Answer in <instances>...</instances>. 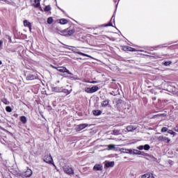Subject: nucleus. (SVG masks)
<instances>
[{
    "label": "nucleus",
    "mask_w": 178,
    "mask_h": 178,
    "mask_svg": "<svg viewBox=\"0 0 178 178\" xmlns=\"http://www.w3.org/2000/svg\"><path fill=\"white\" fill-rule=\"evenodd\" d=\"M63 170L66 175H68L69 176H72V175H74V170L73 169V168L69 165H64L63 167Z\"/></svg>",
    "instance_id": "obj_1"
},
{
    "label": "nucleus",
    "mask_w": 178,
    "mask_h": 178,
    "mask_svg": "<svg viewBox=\"0 0 178 178\" xmlns=\"http://www.w3.org/2000/svg\"><path fill=\"white\" fill-rule=\"evenodd\" d=\"M61 33L65 34V35H73V33H76V30H74V29H70V28H67L61 31Z\"/></svg>",
    "instance_id": "obj_2"
},
{
    "label": "nucleus",
    "mask_w": 178,
    "mask_h": 178,
    "mask_svg": "<svg viewBox=\"0 0 178 178\" xmlns=\"http://www.w3.org/2000/svg\"><path fill=\"white\" fill-rule=\"evenodd\" d=\"M122 51H129V52H137V49L133 48L130 46H122Z\"/></svg>",
    "instance_id": "obj_3"
},
{
    "label": "nucleus",
    "mask_w": 178,
    "mask_h": 178,
    "mask_svg": "<svg viewBox=\"0 0 178 178\" xmlns=\"http://www.w3.org/2000/svg\"><path fill=\"white\" fill-rule=\"evenodd\" d=\"M41 0H31V6H33V8H39L41 6L40 3Z\"/></svg>",
    "instance_id": "obj_4"
},
{
    "label": "nucleus",
    "mask_w": 178,
    "mask_h": 178,
    "mask_svg": "<svg viewBox=\"0 0 178 178\" xmlns=\"http://www.w3.org/2000/svg\"><path fill=\"white\" fill-rule=\"evenodd\" d=\"M57 72H60V73H67V74H72L70 71H69V70L65 67H58Z\"/></svg>",
    "instance_id": "obj_5"
},
{
    "label": "nucleus",
    "mask_w": 178,
    "mask_h": 178,
    "mask_svg": "<svg viewBox=\"0 0 178 178\" xmlns=\"http://www.w3.org/2000/svg\"><path fill=\"white\" fill-rule=\"evenodd\" d=\"M158 141H163L164 143H166L167 144H169L170 143V139L166 136H160L157 138Z\"/></svg>",
    "instance_id": "obj_6"
},
{
    "label": "nucleus",
    "mask_w": 178,
    "mask_h": 178,
    "mask_svg": "<svg viewBox=\"0 0 178 178\" xmlns=\"http://www.w3.org/2000/svg\"><path fill=\"white\" fill-rule=\"evenodd\" d=\"M86 127H88V124H81L76 126L75 130L76 131H81V130H84Z\"/></svg>",
    "instance_id": "obj_7"
},
{
    "label": "nucleus",
    "mask_w": 178,
    "mask_h": 178,
    "mask_svg": "<svg viewBox=\"0 0 178 178\" xmlns=\"http://www.w3.org/2000/svg\"><path fill=\"white\" fill-rule=\"evenodd\" d=\"M44 161L46 162V163L54 164V159H52V156H51V154L45 156L44 157Z\"/></svg>",
    "instance_id": "obj_8"
},
{
    "label": "nucleus",
    "mask_w": 178,
    "mask_h": 178,
    "mask_svg": "<svg viewBox=\"0 0 178 178\" xmlns=\"http://www.w3.org/2000/svg\"><path fill=\"white\" fill-rule=\"evenodd\" d=\"M104 167L102 166V164H95L93 167V170L95 172L102 171Z\"/></svg>",
    "instance_id": "obj_9"
},
{
    "label": "nucleus",
    "mask_w": 178,
    "mask_h": 178,
    "mask_svg": "<svg viewBox=\"0 0 178 178\" xmlns=\"http://www.w3.org/2000/svg\"><path fill=\"white\" fill-rule=\"evenodd\" d=\"M33 175V170L31 169L28 168L25 172H24L23 176L24 177H31V176Z\"/></svg>",
    "instance_id": "obj_10"
},
{
    "label": "nucleus",
    "mask_w": 178,
    "mask_h": 178,
    "mask_svg": "<svg viewBox=\"0 0 178 178\" xmlns=\"http://www.w3.org/2000/svg\"><path fill=\"white\" fill-rule=\"evenodd\" d=\"M57 23H59V24L65 25V24H67V23H69V21H67V19L65 18H63V19H57Z\"/></svg>",
    "instance_id": "obj_11"
},
{
    "label": "nucleus",
    "mask_w": 178,
    "mask_h": 178,
    "mask_svg": "<svg viewBox=\"0 0 178 178\" xmlns=\"http://www.w3.org/2000/svg\"><path fill=\"white\" fill-rule=\"evenodd\" d=\"M23 23L24 27H28L29 29V31H31V23L30 22H28L27 19H24Z\"/></svg>",
    "instance_id": "obj_12"
},
{
    "label": "nucleus",
    "mask_w": 178,
    "mask_h": 178,
    "mask_svg": "<svg viewBox=\"0 0 178 178\" xmlns=\"http://www.w3.org/2000/svg\"><path fill=\"white\" fill-rule=\"evenodd\" d=\"M35 79H37V76L33 74H29L26 76V80H35Z\"/></svg>",
    "instance_id": "obj_13"
},
{
    "label": "nucleus",
    "mask_w": 178,
    "mask_h": 178,
    "mask_svg": "<svg viewBox=\"0 0 178 178\" xmlns=\"http://www.w3.org/2000/svg\"><path fill=\"white\" fill-rule=\"evenodd\" d=\"M113 166H115V162L113 161H108V162H106L105 163V168H113Z\"/></svg>",
    "instance_id": "obj_14"
},
{
    "label": "nucleus",
    "mask_w": 178,
    "mask_h": 178,
    "mask_svg": "<svg viewBox=\"0 0 178 178\" xmlns=\"http://www.w3.org/2000/svg\"><path fill=\"white\" fill-rule=\"evenodd\" d=\"M19 120L23 123V124H26V123H27V118L24 115L21 116Z\"/></svg>",
    "instance_id": "obj_15"
},
{
    "label": "nucleus",
    "mask_w": 178,
    "mask_h": 178,
    "mask_svg": "<svg viewBox=\"0 0 178 178\" xmlns=\"http://www.w3.org/2000/svg\"><path fill=\"white\" fill-rule=\"evenodd\" d=\"M109 105V99L104 100L103 102H102V108H106Z\"/></svg>",
    "instance_id": "obj_16"
},
{
    "label": "nucleus",
    "mask_w": 178,
    "mask_h": 178,
    "mask_svg": "<svg viewBox=\"0 0 178 178\" xmlns=\"http://www.w3.org/2000/svg\"><path fill=\"white\" fill-rule=\"evenodd\" d=\"M92 113L95 116H99L102 113V111L101 110H93Z\"/></svg>",
    "instance_id": "obj_17"
},
{
    "label": "nucleus",
    "mask_w": 178,
    "mask_h": 178,
    "mask_svg": "<svg viewBox=\"0 0 178 178\" xmlns=\"http://www.w3.org/2000/svg\"><path fill=\"white\" fill-rule=\"evenodd\" d=\"M99 88L97 86H92V88H90V92L91 94L94 93V92H97V91H98Z\"/></svg>",
    "instance_id": "obj_18"
},
{
    "label": "nucleus",
    "mask_w": 178,
    "mask_h": 178,
    "mask_svg": "<svg viewBox=\"0 0 178 178\" xmlns=\"http://www.w3.org/2000/svg\"><path fill=\"white\" fill-rule=\"evenodd\" d=\"M142 178H155V177L152 173H147L143 175Z\"/></svg>",
    "instance_id": "obj_19"
},
{
    "label": "nucleus",
    "mask_w": 178,
    "mask_h": 178,
    "mask_svg": "<svg viewBox=\"0 0 178 178\" xmlns=\"http://www.w3.org/2000/svg\"><path fill=\"white\" fill-rule=\"evenodd\" d=\"M136 127H134V126L133 125H129L127 127V131H134V130H136Z\"/></svg>",
    "instance_id": "obj_20"
},
{
    "label": "nucleus",
    "mask_w": 178,
    "mask_h": 178,
    "mask_svg": "<svg viewBox=\"0 0 178 178\" xmlns=\"http://www.w3.org/2000/svg\"><path fill=\"white\" fill-rule=\"evenodd\" d=\"M52 91L54 92H62V90L59 87H54V88H52Z\"/></svg>",
    "instance_id": "obj_21"
},
{
    "label": "nucleus",
    "mask_w": 178,
    "mask_h": 178,
    "mask_svg": "<svg viewBox=\"0 0 178 178\" xmlns=\"http://www.w3.org/2000/svg\"><path fill=\"white\" fill-rule=\"evenodd\" d=\"M115 103H116V106H117L118 108H119V106H120V105H122V104H123V100H122V99H118V100L115 102Z\"/></svg>",
    "instance_id": "obj_22"
},
{
    "label": "nucleus",
    "mask_w": 178,
    "mask_h": 178,
    "mask_svg": "<svg viewBox=\"0 0 178 178\" xmlns=\"http://www.w3.org/2000/svg\"><path fill=\"white\" fill-rule=\"evenodd\" d=\"M62 92H64V94H66L67 95H69V94H70V92H72V90H67V89H63V90H61Z\"/></svg>",
    "instance_id": "obj_23"
},
{
    "label": "nucleus",
    "mask_w": 178,
    "mask_h": 178,
    "mask_svg": "<svg viewBox=\"0 0 178 178\" xmlns=\"http://www.w3.org/2000/svg\"><path fill=\"white\" fill-rule=\"evenodd\" d=\"M52 23H54V18L52 17L47 18V24H52Z\"/></svg>",
    "instance_id": "obj_24"
},
{
    "label": "nucleus",
    "mask_w": 178,
    "mask_h": 178,
    "mask_svg": "<svg viewBox=\"0 0 178 178\" xmlns=\"http://www.w3.org/2000/svg\"><path fill=\"white\" fill-rule=\"evenodd\" d=\"M1 102H3L5 105H9L10 104V102H9V101L6 98H3L1 99Z\"/></svg>",
    "instance_id": "obj_25"
},
{
    "label": "nucleus",
    "mask_w": 178,
    "mask_h": 178,
    "mask_svg": "<svg viewBox=\"0 0 178 178\" xmlns=\"http://www.w3.org/2000/svg\"><path fill=\"white\" fill-rule=\"evenodd\" d=\"M150 148H151V146H149V145H145L143 146V149H145V151H149Z\"/></svg>",
    "instance_id": "obj_26"
},
{
    "label": "nucleus",
    "mask_w": 178,
    "mask_h": 178,
    "mask_svg": "<svg viewBox=\"0 0 178 178\" xmlns=\"http://www.w3.org/2000/svg\"><path fill=\"white\" fill-rule=\"evenodd\" d=\"M51 6H46L44 8V10L45 12H49L51 10Z\"/></svg>",
    "instance_id": "obj_27"
},
{
    "label": "nucleus",
    "mask_w": 178,
    "mask_h": 178,
    "mask_svg": "<svg viewBox=\"0 0 178 178\" xmlns=\"http://www.w3.org/2000/svg\"><path fill=\"white\" fill-rule=\"evenodd\" d=\"M168 134H171V136H176V132L173 131L172 129H169L168 131Z\"/></svg>",
    "instance_id": "obj_28"
},
{
    "label": "nucleus",
    "mask_w": 178,
    "mask_h": 178,
    "mask_svg": "<svg viewBox=\"0 0 178 178\" xmlns=\"http://www.w3.org/2000/svg\"><path fill=\"white\" fill-rule=\"evenodd\" d=\"M108 151H111L112 149H115V145H108Z\"/></svg>",
    "instance_id": "obj_29"
},
{
    "label": "nucleus",
    "mask_w": 178,
    "mask_h": 178,
    "mask_svg": "<svg viewBox=\"0 0 178 178\" xmlns=\"http://www.w3.org/2000/svg\"><path fill=\"white\" fill-rule=\"evenodd\" d=\"M78 54L81 55V56H87V58H90V56H88V54H84L83 52H81V51H79Z\"/></svg>",
    "instance_id": "obj_30"
},
{
    "label": "nucleus",
    "mask_w": 178,
    "mask_h": 178,
    "mask_svg": "<svg viewBox=\"0 0 178 178\" xmlns=\"http://www.w3.org/2000/svg\"><path fill=\"white\" fill-rule=\"evenodd\" d=\"M6 112H8V113L12 112V107H10V106H7L6 107Z\"/></svg>",
    "instance_id": "obj_31"
},
{
    "label": "nucleus",
    "mask_w": 178,
    "mask_h": 178,
    "mask_svg": "<svg viewBox=\"0 0 178 178\" xmlns=\"http://www.w3.org/2000/svg\"><path fill=\"white\" fill-rule=\"evenodd\" d=\"M164 66H170V65H172V61H165L163 63Z\"/></svg>",
    "instance_id": "obj_32"
},
{
    "label": "nucleus",
    "mask_w": 178,
    "mask_h": 178,
    "mask_svg": "<svg viewBox=\"0 0 178 178\" xmlns=\"http://www.w3.org/2000/svg\"><path fill=\"white\" fill-rule=\"evenodd\" d=\"M166 131H168V127H164L161 129V133H166Z\"/></svg>",
    "instance_id": "obj_33"
},
{
    "label": "nucleus",
    "mask_w": 178,
    "mask_h": 178,
    "mask_svg": "<svg viewBox=\"0 0 178 178\" xmlns=\"http://www.w3.org/2000/svg\"><path fill=\"white\" fill-rule=\"evenodd\" d=\"M85 91L86 92H88V94H91L90 88H86Z\"/></svg>",
    "instance_id": "obj_34"
},
{
    "label": "nucleus",
    "mask_w": 178,
    "mask_h": 178,
    "mask_svg": "<svg viewBox=\"0 0 178 178\" xmlns=\"http://www.w3.org/2000/svg\"><path fill=\"white\" fill-rule=\"evenodd\" d=\"M159 116H162V114L154 115L152 117V119H155V118H159Z\"/></svg>",
    "instance_id": "obj_35"
},
{
    "label": "nucleus",
    "mask_w": 178,
    "mask_h": 178,
    "mask_svg": "<svg viewBox=\"0 0 178 178\" xmlns=\"http://www.w3.org/2000/svg\"><path fill=\"white\" fill-rule=\"evenodd\" d=\"M113 25H112V22H109V23H108L106 25V27H111V26H112Z\"/></svg>",
    "instance_id": "obj_36"
},
{
    "label": "nucleus",
    "mask_w": 178,
    "mask_h": 178,
    "mask_svg": "<svg viewBox=\"0 0 178 178\" xmlns=\"http://www.w3.org/2000/svg\"><path fill=\"white\" fill-rule=\"evenodd\" d=\"M173 130H175V131H177V133H178V126H176L175 127H174Z\"/></svg>",
    "instance_id": "obj_37"
},
{
    "label": "nucleus",
    "mask_w": 178,
    "mask_h": 178,
    "mask_svg": "<svg viewBox=\"0 0 178 178\" xmlns=\"http://www.w3.org/2000/svg\"><path fill=\"white\" fill-rule=\"evenodd\" d=\"M138 149H139L140 150L144 149V146L143 145H140Z\"/></svg>",
    "instance_id": "obj_38"
},
{
    "label": "nucleus",
    "mask_w": 178,
    "mask_h": 178,
    "mask_svg": "<svg viewBox=\"0 0 178 178\" xmlns=\"http://www.w3.org/2000/svg\"><path fill=\"white\" fill-rule=\"evenodd\" d=\"M113 134H118V133H119V131H118V130H113Z\"/></svg>",
    "instance_id": "obj_39"
},
{
    "label": "nucleus",
    "mask_w": 178,
    "mask_h": 178,
    "mask_svg": "<svg viewBox=\"0 0 178 178\" xmlns=\"http://www.w3.org/2000/svg\"><path fill=\"white\" fill-rule=\"evenodd\" d=\"M51 67H52L53 69H55L56 70H58V67H55V66H54V65H51Z\"/></svg>",
    "instance_id": "obj_40"
},
{
    "label": "nucleus",
    "mask_w": 178,
    "mask_h": 178,
    "mask_svg": "<svg viewBox=\"0 0 178 178\" xmlns=\"http://www.w3.org/2000/svg\"><path fill=\"white\" fill-rule=\"evenodd\" d=\"M3 44V41L0 40V47H2Z\"/></svg>",
    "instance_id": "obj_41"
},
{
    "label": "nucleus",
    "mask_w": 178,
    "mask_h": 178,
    "mask_svg": "<svg viewBox=\"0 0 178 178\" xmlns=\"http://www.w3.org/2000/svg\"><path fill=\"white\" fill-rule=\"evenodd\" d=\"M92 84H95L96 83H97V81H92V82H90Z\"/></svg>",
    "instance_id": "obj_42"
},
{
    "label": "nucleus",
    "mask_w": 178,
    "mask_h": 178,
    "mask_svg": "<svg viewBox=\"0 0 178 178\" xmlns=\"http://www.w3.org/2000/svg\"><path fill=\"white\" fill-rule=\"evenodd\" d=\"M2 65V61L0 60V65Z\"/></svg>",
    "instance_id": "obj_43"
},
{
    "label": "nucleus",
    "mask_w": 178,
    "mask_h": 178,
    "mask_svg": "<svg viewBox=\"0 0 178 178\" xmlns=\"http://www.w3.org/2000/svg\"><path fill=\"white\" fill-rule=\"evenodd\" d=\"M53 165H55V164H54V163H53Z\"/></svg>",
    "instance_id": "obj_44"
}]
</instances>
